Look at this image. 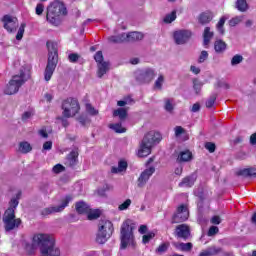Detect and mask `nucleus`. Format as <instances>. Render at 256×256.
I'll list each match as a JSON object with an SVG mask.
<instances>
[{
  "label": "nucleus",
  "mask_w": 256,
  "mask_h": 256,
  "mask_svg": "<svg viewBox=\"0 0 256 256\" xmlns=\"http://www.w3.org/2000/svg\"><path fill=\"white\" fill-rule=\"evenodd\" d=\"M163 83H165V77L160 75L154 83V89L161 91L163 89Z\"/></svg>",
  "instance_id": "35"
},
{
  "label": "nucleus",
  "mask_w": 256,
  "mask_h": 256,
  "mask_svg": "<svg viewBox=\"0 0 256 256\" xmlns=\"http://www.w3.org/2000/svg\"><path fill=\"white\" fill-rule=\"evenodd\" d=\"M242 177H256V167L244 168L238 172Z\"/></svg>",
  "instance_id": "27"
},
{
  "label": "nucleus",
  "mask_w": 256,
  "mask_h": 256,
  "mask_svg": "<svg viewBox=\"0 0 256 256\" xmlns=\"http://www.w3.org/2000/svg\"><path fill=\"white\" fill-rule=\"evenodd\" d=\"M86 111L89 115H97L99 113L91 104H86Z\"/></svg>",
  "instance_id": "45"
},
{
  "label": "nucleus",
  "mask_w": 256,
  "mask_h": 256,
  "mask_svg": "<svg viewBox=\"0 0 256 256\" xmlns=\"http://www.w3.org/2000/svg\"><path fill=\"white\" fill-rule=\"evenodd\" d=\"M183 133H185V129H183V127H181V126H176L175 127L176 137H179V135H183Z\"/></svg>",
  "instance_id": "56"
},
{
  "label": "nucleus",
  "mask_w": 256,
  "mask_h": 256,
  "mask_svg": "<svg viewBox=\"0 0 256 256\" xmlns=\"http://www.w3.org/2000/svg\"><path fill=\"white\" fill-rule=\"evenodd\" d=\"M33 148L29 142H21L19 144V151L20 153H29Z\"/></svg>",
  "instance_id": "34"
},
{
  "label": "nucleus",
  "mask_w": 256,
  "mask_h": 256,
  "mask_svg": "<svg viewBox=\"0 0 256 256\" xmlns=\"http://www.w3.org/2000/svg\"><path fill=\"white\" fill-rule=\"evenodd\" d=\"M123 171H127V161L125 160H120L118 162V167L113 166L111 168V173L117 174V173H123Z\"/></svg>",
  "instance_id": "25"
},
{
  "label": "nucleus",
  "mask_w": 256,
  "mask_h": 256,
  "mask_svg": "<svg viewBox=\"0 0 256 256\" xmlns=\"http://www.w3.org/2000/svg\"><path fill=\"white\" fill-rule=\"evenodd\" d=\"M19 199H21V191L17 192L16 197L12 198L9 202V208L4 212L2 221L4 223L5 231H13L19 229L21 226L20 218L15 217V209L19 205Z\"/></svg>",
  "instance_id": "1"
},
{
  "label": "nucleus",
  "mask_w": 256,
  "mask_h": 256,
  "mask_svg": "<svg viewBox=\"0 0 256 256\" xmlns=\"http://www.w3.org/2000/svg\"><path fill=\"white\" fill-rule=\"evenodd\" d=\"M47 234H34L31 240L22 238L18 244L19 249H23L27 255H35L37 248L43 247Z\"/></svg>",
  "instance_id": "4"
},
{
  "label": "nucleus",
  "mask_w": 256,
  "mask_h": 256,
  "mask_svg": "<svg viewBox=\"0 0 256 256\" xmlns=\"http://www.w3.org/2000/svg\"><path fill=\"white\" fill-rule=\"evenodd\" d=\"M154 237H155V233H153V232L145 234L142 237V242L146 245V243H149V241H151V239H153Z\"/></svg>",
  "instance_id": "46"
},
{
  "label": "nucleus",
  "mask_w": 256,
  "mask_h": 256,
  "mask_svg": "<svg viewBox=\"0 0 256 256\" xmlns=\"http://www.w3.org/2000/svg\"><path fill=\"white\" fill-rule=\"evenodd\" d=\"M113 231V222L107 219H101L98 224L96 243H98L99 245H104V243H107V240L111 239Z\"/></svg>",
  "instance_id": "6"
},
{
  "label": "nucleus",
  "mask_w": 256,
  "mask_h": 256,
  "mask_svg": "<svg viewBox=\"0 0 256 256\" xmlns=\"http://www.w3.org/2000/svg\"><path fill=\"white\" fill-rule=\"evenodd\" d=\"M52 171H53L54 173H63V171H65V166H63V165H61V164H56V165L53 167Z\"/></svg>",
  "instance_id": "49"
},
{
  "label": "nucleus",
  "mask_w": 256,
  "mask_h": 256,
  "mask_svg": "<svg viewBox=\"0 0 256 256\" xmlns=\"http://www.w3.org/2000/svg\"><path fill=\"white\" fill-rule=\"evenodd\" d=\"M211 223L213 225H219V223H221V218L219 216H214L212 219H211Z\"/></svg>",
  "instance_id": "59"
},
{
  "label": "nucleus",
  "mask_w": 256,
  "mask_h": 256,
  "mask_svg": "<svg viewBox=\"0 0 256 256\" xmlns=\"http://www.w3.org/2000/svg\"><path fill=\"white\" fill-rule=\"evenodd\" d=\"M44 9H45V7L43 6V4H37L36 15H43Z\"/></svg>",
  "instance_id": "57"
},
{
  "label": "nucleus",
  "mask_w": 256,
  "mask_h": 256,
  "mask_svg": "<svg viewBox=\"0 0 256 256\" xmlns=\"http://www.w3.org/2000/svg\"><path fill=\"white\" fill-rule=\"evenodd\" d=\"M215 96H212L208 101H206V107L208 109H211V107H213V105H215Z\"/></svg>",
  "instance_id": "55"
},
{
  "label": "nucleus",
  "mask_w": 256,
  "mask_h": 256,
  "mask_svg": "<svg viewBox=\"0 0 256 256\" xmlns=\"http://www.w3.org/2000/svg\"><path fill=\"white\" fill-rule=\"evenodd\" d=\"M215 34L213 33V31H211L210 27H206L204 29L203 32V45L204 47H207V45H209V43H211V40L213 39V36Z\"/></svg>",
  "instance_id": "22"
},
{
  "label": "nucleus",
  "mask_w": 256,
  "mask_h": 256,
  "mask_svg": "<svg viewBox=\"0 0 256 256\" xmlns=\"http://www.w3.org/2000/svg\"><path fill=\"white\" fill-rule=\"evenodd\" d=\"M195 179V175L187 176L179 183V187H193Z\"/></svg>",
  "instance_id": "26"
},
{
  "label": "nucleus",
  "mask_w": 256,
  "mask_h": 256,
  "mask_svg": "<svg viewBox=\"0 0 256 256\" xmlns=\"http://www.w3.org/2000/svg\"><path fill=\"white\" fill-rule=\"evenodd\" d=\"M121 249L127 247H135V236H133V227H131V220H126L121 226Z\"/></svg>",
  "instance_id": "8"
},
{
  "label": "nucleus",
  "mask_w": 256,
  "mask_h": 256,
  "mask_svg": "<svg viewBox=\"0 0 256 256\" xmlns=\"http://www.w3.org/2000/svg\"><path fill=\"white\" fill-rule=\"evenodd\" d=\"M155 78V70L152 68H145L136 72V79L140 83H149Z\"/></svg>",
  "instance_id": "13"
},
{
  "label": "nucleus",
  "mask_w": 256,
  "mask_h": 256,
  "mask_svg": "<svg viewBox=\"0 0 256 256\" xmlns=\"http://www.w3.org/2000/svg\"><path fill=\"white\" fill-rule=\"evenodd\" d=\"M94 59L96 61V63L99 65L101 63H105V61H103V52L98 51L95 55H94Z\"/></svg>",
  "instance_id": "48"
},
{
  "label": "nucleus",
  "mask_w": 256,
  "mask_h": 256,
  "mask_svg": "<svg viewBox=\"0 0 256 256\" xmlns=\"http://www.w3.org/2000/svg\"><path fill=\"white\" fill-rule=\"evenodd\" d=\"M219 233V228L217 226H211L208 231V236L213 237V235H217Z\"/></svg>",
  "instance_id": "50"
},
{
  "label": "nucleus",
  "mask_w": 256,
  "mask_h": 256,
  "mask_svg": "<svg viewBox=\"0 0 256 256\" xmlns=\"http://www.w3.org/2000/svg\"><path fill=\"white\" fill-rule=\"evenodd\" d=\"M79 101L75 98H67L62 102V115L69 119V117H75L76 113L80 110Z\"/></svg>",
  "instance_id": "10"
},
{
  "label": "nucleus",
  "mask_w": 256,
  "mask_h": 256,
  "mask_svg": "<svg viewBox=\"0 0 256 256\" xmlns=\"http://www.w3.org/2000/svg\"><path fill=\"white\" fill-rule=\"evenodd\" d=\"M193 159V153L189 150H183L179 152L178 157H177V162L178 163H189Z\"/></svg>",
  "instance_id": "20"
},
{
  "label": "nucleus",
  "mask_w": 256,
  "mask_h": 256,
  "mask_svg": "<svg viewBox=\"0 0 256 256\" xmlns=\"http://www.w3.org/2000/svg\"><path fill=\"white\" fill-rule=\"evenodd\" d=\"M131 199H126L122 204L118 206L119 211H127L131 207Z\"/></svg>",
  "instance_id": "42"
},
{
  "label": "nucleus",
  "mask_w": 256,
  "mask_h": 256,
  "mask_svg": "<svg viewBox=\"0 0 256 256\" xmlns=\"http://www.w3.org/2000/svg\"><path fill=\"white\" fill-rule=\"evenodd\" d=\"M216 53H223L227 49V43L223 40H216L214 43Z\"/></svg>",
  "instance_id": "29"
},
{
  "label": "nucleus",
  "mask_w": 256,
  "mask_h": 256,
  "mask_svg": "<svg viewBox=\"0 0 256 256\" xmlns=\"http://www.w3.org/2000/svg\"><path fill=\"white\" fill-rule=\"evenodd\" d=\"M239 23H241V17H235L229 21L230 27H235V25H239Z\"/></svg>",
  "instance_id": "53"
},
{
  "label": "nucleus",
  "mask_w": 256,
  "mask_h": 256,
  "mask_svg": "<svg viewBox=\"0 0 256 256\" xmlns=\"http://www.w3.org/2000/svg\"><path fill=\"white\" fill-rule=\"evenodd\" d=\"M208 58H209V53L203 50L199 56L198 62L205 63V61H207Z\"/></svg>",
  "instance_id": "47"
},
{
  "label": "nucleus",
  "mask_w": 256,
  "mask_h": 256,
  "mask_svg": "<svg viewBox=\"0 0 256 256\" xmlns=\"http://www.w3.org/2000/svg\"><path fill=\"white\" fill-rule=\"evenodd\" d=\"M78 157L79 152L72 150L66 158V165H69V167H75V165H77Z\"/></svg>",
  "instance_id": "21"
},
{
  "label": "nucleus",
  "mask_w": 256,
  "mask_h": 256,
  "mask_svg": "<svg viewBox=\"0 0 256 256\" xmlns=\"http://www.w3.org/2000/svg\"><path fill=\"white\" fill-rule=\"evenodd\" d=\"M219 253H221V256H229L228 252H223L222 248L219 247H209L208 249L202 251L199 256H215V255H219Z\"/></svg>",
  "instance_id": "19"
},
{
  "label": "nucleus",
  "mask_w": 256,
  "mask_h": 256,
  "mask_svg": "<svg viewBox=\"0 0 256 256\" xmlns=\"http://www.w3.org/2000/svg\"><path fill=\"white\" fill-rule=\"evenodd\" d=\"M187 219H189V209L182 204L177 208V212L172 218V223H183V221H187Z\"/></svg>",
  "instance_id": "16"
},
{
  "label": "nucleus",
  "mask_w": 256,
  "mask_h": 256,
  "mask_svg": "<svg viewBox=\"0 0 256 256\" xmlns=\"http://www.w3.org/2000/svg\"><path fill=\"white\" fill-rule=\"evenodd\" d=\"M236 9H238V11H241L242 13H245V11H247V9H249L247 0H237L236 1Z\"/></svg>",
  "instance_id": "32"
},
{
  "label": "nucleus",
  "mask_w": 256,
  "mask_h": 256,
  "mask_svg": "<svg viewBox=\"0 0 256 256\" xmlns=\"http://www.w3.org/2000/svg\"><path fill=\"white\" fill-rule=\"evenodd\" d=\"M143 39V33L141 32H130L128 34L122 33L117 36H111L109 41L111 43H125V41H141Z\"/></svg>",
  "instance_id": "11"
},
{
  "label": "nucleus",
  "mask_w": 256,
  "mask_h": 256,
  "mask_svg": "<svg viewBox=\"0 0 256 256\" xmlns=\"http://www.w3.org/2000/svg\"><path fill=\"white\" fill-rule=\"evenodd\" d=\"M113 117H118L120 121H124L127 118V110L125 108H118L114 110Z\"/></svg>",
  "instance_id": "30"
},
{
  "label": "nucleus",
  "mask_w": 256,
  "mask_h": 256,
  "mask_svg": "<svg viewBox=\"0 0 256 256\" xmlns=\"http://www.w3.org/2000/svg\"><path fill=\"white\" fill-rule=\"evenodd\" d=\"M169 246V242L160 244L156 249V253H158V255H163V253H166V251L169 249Z\"/></svg>",
  "instance_id": "39"
},
{
  "label": "nucleus",
  "mask_w": 256,
  "mask_h": 256,
  "mask_svg": "<svg viewBox=\"0 0 256 256\" xmlns=\"http://www.w3.org/2000/svg\"><path fill=\"white\" fill-rule=\"evenodd\" d=\"M176 248L180 249V251H191V249H193V244L191 242L180 243L176 245Z\"/></svg>",
  "instance_id": "38"
},
{
  "label": "nucleus",
  "mask_w": 256,
  "mask_h": 256,
  "mask_svg": "<svg viewBox=\"0 0 256 256\" xmlns=\"http://www.w3.org/2000/svg\"><path fill=\"white\" fill-rule=\"evenodd\" d=\"M29 77V72L23 70L20 71V75H14L4 89L5 95H15V93H18Z\"/></svg>",
  "instance_id": "7"
},
{
  "label": "nucleus",
  "mask_w": 256,
  "mask_h": 256,
  "mask_svg": "<svg viewBox=\"0 0 256 256\" xmlns=\"http://www.w3.org/2000/svg\"><path fill=\"white\" fill-rule=\"evenodd\" d=\"M139 233H141V235H145V233H147V226L146 225H141L139 227Z\"/></svg>",
  "instance_id": "61"
},
{
  "label": "nucleus",
  "mask_w": 256,
  "mask_h": 256,
  "mask_svg": "<svg viewBox=\"0 0 256 256\" xmlns=\"http://www.w3.org/2000/svg\"><path fill=\"white\" fill-rule=\"evenodd\" d=\"M175 235L179 239H184V241H187V239H189V236L191 235V231L189 230V226H187L185 224L178 225L176 227Z\"/></svg>",
  "instance_id": "18"
},
{
  "label": "nucleus",
  "mask_w": 256,
  "mask_h": 256,
  "mask_svg": "<svg viewBox=\"0 0 256 256\" xmlns=\"http://www.w3.org/2000/svg\"><path fill=\"white\" fill-rule=\"evenodd\" d=\"M199 109H201V106L199 105V103H195L192 106L191 111H192V113H197V111H199Z\"/></svg>",
  "instance_id": "60"
},
{
  "label": "nucleus",
  "mask_w": 256,
  "mask_h": 256,
  "mask_svg": "<svg viewBox=\"0 0 256 256\" xmlns=\"http://www.w3.org/2000/svg\"><path fill=\"white\" fill-rule=\"evenodd\" d=\"M193 83H194V91H196V95H199V93H201L202 84L197 80H195Z\"/></svg>",
  "instance_id": "52"
},
{
  "label": "nucleus",
  "mask_w": 256,
  "mask_h": 256,
  "mask_svg": "<svg viewBox=\"0 0 256 256\" xmlns=\"http://www.w3.org/2000/svg\"><path fill=\"white\" fill-rule=\"evenodd\" d=\"M86 215H88L87 217H88L89 221H93L95 219H99V217L101 215V211L90 209V211L88 213H86Z\"/></svg>",
  "instance_id": "36"
},
{
  "label": "nucleus",
  "mask_w": 256,
  "mask_h": 256,
  "mask_svg": "<svg viewBox=\"0 0 256 256\" xmlns=\"http://www.w3.org/2000/svg\"><path fill=\"white\" fill-rule=\"evenodd\" d=\"M71 201H73V197L66 196L61 205L44 208L41 211V215H43V217H47V215H52V213H61V211H64L65 207H67Z\"/></svg>",
  "instance_id": "12"
},
{
  "label": "nucleus",
  "mask_w": 256,
  "mask_h": 256,
  "mask_svg": "<svg viewBox=\"0 0 256 256\" xmlns=\"http://www.w3.org/2000/svg\"><path fill=\"white\" fill-rule=\"evenodd\" d=\"M81 59V56L77 53H71L68 55V60L70 63H77Z\"/></svg>",
  "instance_id": "43"
},
{
  "label": "nucleus",
  "mask_w": 256,
  "mask_h": 256,
  "mask_svg": "<svg viewBox=\"0 0 256 256\" xmlns=\"http://www.w3.org/2000/svg\"><path fill=\"white\" fill-rule=\"evenodd\" d=\"M52 148H53V142H51V141H46L43 144V150L44 151H51Z\"/></svg>",
  "instance_id": "54"
},
{
  "label": "nucleus",
  "mask_w": 256,
  "mask_h": 256,
  "mask_svg": "<svg viewBox=\"0 0 256 256\" xmlns=\"http://www.w3.org/2000/svg\"><path fill=\"white\" fill-rule=\"evenodd\" d=\"M164 109L167 113H173V109H175V99L173 98H165L164 99Z\"/></svg>",
  "instance_id": "28"
},
{
  "label": "nucleus",
  "mask_w": 256,
  "mask_h": 256,
  "mask_svg": "<svg viewBox=\"0 0 256 256\" xmlns=\"http://www.w3.org/2000/svg\"><path fill=\"white\" fill-rule=\"evenodd\" d=\"M109 71V63L108 62H103L98 64V77L101 79L105 73Z\"/></svg>",
  "instance_id": "31"
},
{
  "label": "nucleus",
  "mask_w": 256,
  "mask_h": 256,
  "mask_svg": "<svg viewBox=\"0 0 256 256\" xmlns=\"http://www.w3.org/2000/svg\"><path fill=\"white\" fill-rule=\"evenodd\" d=\"M205 148L207 149V151H209V153H215V143L207 142L205 144Z\"/></svg>",
  "instance_id": "51"
},
{
  "label": "nucleus",
  "mask_w": 256,
  "mask_h": 256,
  "mask_svg": "<svg viewBox=\"0 0 256 256\" xmlns=\"http://www.w3.org/2000/svg\"><path fill=\"white\" fill-rule=\"evenodd\" d=\"M48 49V62L44 71V79L45 81H51V77H53V73H55V69L57 68V44L53 42H47Z\"/></svg>",
  "instance_id": "5"
},
{
  "label": "nucleus",
  "mask_w": 256,
  "mask_h": 256,
  "mask_svg": "<svg viewBox=\"0 0 256 256\" xmlns=\"http://www.w3.org/2000/svg\"><path fill=\"white\" fill-rule=\"evenodd\" d=\"M31 117V112H25L23 115H22V120L23 121H27V119H30Z\"/></svg>",
  "instance_id": "62"
},
{
  "label": "nucleus",
  "mask_w": 256,
  "mask_h": 256,
  "mask_svg": "<svg viewBox=\"0 0 256 256\" xmlns=\"http://www.w3.org/2000/svg\"><path fill=\"white\" fill-rule=\"evenodd\" d=\"M198 21L201 25H207L213 21V14L211 12H203L200 14Z\"/></svg>",
  "instance_id": "24"
},
{
  "label": "nucleus",
  "mask_w": 256,
  "mask_h": 256,
  "mask_svg": "<svg viewBox=\"0 0 256 256\" xmlns=\"http://www.w3.org/2000/svg\"><path fill=\"white\" fill-rule=\"evenodd\" d=\"M38 133H39L40 137H42L43 139H47L49 137V134H47V130H45V129L39 130Z\"/></svg>",
  "instance_id": "58"
},
{
  "label": "nucleus",
  "mask_w": 256,
  "mask_h": 256,
  "mask_svg": "<svg viewBox=\"0 0 256 256\" xmlns=\"http://www.w3.org/2000/svg\"><path fill=\"white\" fill-rule=\"evenodd\" d=\"M76 211L80 215H85L91 211V207H89L84 201H80L76 203Z\"/></svg>",
  "instance_id": "23"
},
{
  "label": "nucleus",
  "mask_w": 256,
  "mask_h": 256,
  "mask_svg": "<svg viewBox=\"0 0 256 256\" xmlns=\"http://www.w3.org/2000/svg\"><path fill=\"white\" fill-rule=\"evenodd\" d=\"M225 21H227V18H225V16H223L222 18H220L219 22L216 25V29H217L218 33H220L221 35H223V33H225V29L223 28V26L225 25Z\"/></svg>",
  "instance_id": "37"
},
{
  "label": "nucleus",
  "mask_w": 256,
  "mask_h": 256,
  "mask_svg": "<svg viewBox=\"0 0 256 256\" xmlns=\"http://www.w3.org/2000/svg\"><path fill=\"white\" fill-rule=\"evenodd\" d=\"M155 173V167L151 166L145 169L138 178V187H143Z\"/></svg>",
  "instance_id": "17"
},
{
  "label": "nucleus",
  "mask_w": 256,
  "mask_h": 256,
  "mask_svg": "<svg viewBox=\"0 0 256 256\" xmlns=\"http://www.w3.org/2000/svg\"><path fill=\"white\" fill-rule=\"evenodd\" d=\"M250 143H251V145H256V133L251 135Z\"/></svg>",
  "instance_id": "64"
},
{
  "label": "nucleus",
  "mask_w": 256,
  "mask_h": 256,
  "mask_svg": "<svg viewBox=\"0 0 256 256\" xmlns=\"http://www.w3.org/2000/svg\"><path fill=\"white\" fill-rule=\"evenodd\" d=\"M109 128L115 131V133H125L127 131L121 123L110 124Z\"/></svg>",
  "instance_id": "33"
},
{
  "label": "nucleus",
  "mask_w": 256,
  "mask_h": 256,
  "mask_svg": "<svg viewBox=\"0 0 256 256\" xmlns=\"http://www.w3.org/2000/svg\"><path fill=\"white\" fill-rule=\"evenodd\" d=\"M177 19V12L172 11L164 17V23H173Z\"/></svg>",
  "instance_id": "40"
},
{
  "label": "nucleus",
  "mask_w": 256,
  "mask_h": 256,
  "mask_svg": "<svg viewBox=\"0 0 256 256\" xmlns=\"http://www.w3.org/2000/svg\"><path fill=\"white\" fill-rule=\"evenodd\" d=\"M46 239L40 248V253L42 256H61V251L59 248L55 247V240L51 235L46 234Z\"/></svg>",
  "instance_id": "9"
},
{
  "label": "nucleus",
  "mask_w": 256,
  "mask_h": 256,
  "mask_svg": "<svg viewBox=\"0 0 256 256\" xmlns=\"http://www.w3.org/2000/svg\"><path fill=\"white\" fill-rule=\"evenodd\" d=\"M162 139L163 138L161 137V133L155 132V131L148 132L144 136L140 144V149L138 150V156L148 157V155H151V149L153 145H157V143H161Z\"/></svg>",
  "instance_id": "2"
},
{
  "label": "nucleus",
  "mask_w": 256,
  "mask_h": 256,
  "mask_svg": "<svg viewBox=\"0 0 256 256\" xmlns=\"http://www.w3.org/2000/svg\"><path fill=\"white\" fill-rule=\"evenodd\" d=\"M2 23H4V29H6L8 33H13V31H16L17 27H19V20L17 17L9 14L3 16Z\"/></svg>",
  "instance_id": "14"
},
{
  "label": "nucleus",
  "mask_w": 256,
  "mask_h": 256,
  "mask_svg": "<svg viewBox=\"0 0 256 256\" xmlns=\"http://www.w3.org/2000/svg\"><path fill=\"white\" fill-rule=\"evenodd\" d=\"M174 173H175V175H181V173H183V166H179V167L175 168Z\"/></svg>",
  "instance_id": "63"
},
{
  "label": "nucleus",
  "mask_w": 256,
  "mask_h": 256,
  "mask_svg": "<svg viewBox=\"0 0 256 256\" xmlns=\"http://www.w3.org/2000/svg\"><path fill=\"white\" fill-rule=\"evenodd\" d=\"M191 35V30H177L174 32V41L176 45H185L191 39Z\"/></svg>",
  "instance_id": "15"
},
{
  "label": "nucleus",
  "mask_w": 256,
  "mask_h": 256,
  "mask_svg": "<svg viewBox=\"0 0 256 256\" xmlns=\"http://www.w3.org/2000/svg\"><path fill=\"white\" fill-rule=\"evenodd\" d=\"M67 15V8L63 2L54 1L49 7L47 11L46 19L51 25H60L61 19Z\"/></svg>",
  "instance_id": "3"
},
{
  "label": "nucleus",
  "mask_w": 256,
  "mask_h": 256,
  "mask_svg": "<svg viewBox=\"0 0 256 256\" xmlns=\"http://www.w3.org/2000/svg\"><path fill=\"white\" fill-rule=\"evenodd\" d=\"M25 27H26V24L25 23H22L18 29V32L16 34V40L17 41H21V39H23V35L25 34Z\"/></svg>",
  "instance_id": "41"
},
{
  "label": "nucleus",
  "mask_w": 256,
  "mask_h": 256,
  "mask_svg": "<svg viewBox=\"0 0 256 256\" xmlns=\"http://www.w3.org/2000/svg\"><path fill=\"white\" fill-rule=\"evenodd\" d=\"M242 62H243V56H241V55H235L231 59L232 66L239 65V63H242Z\"/></svg>",
  "instance_id": "44"
}]
</instances>
